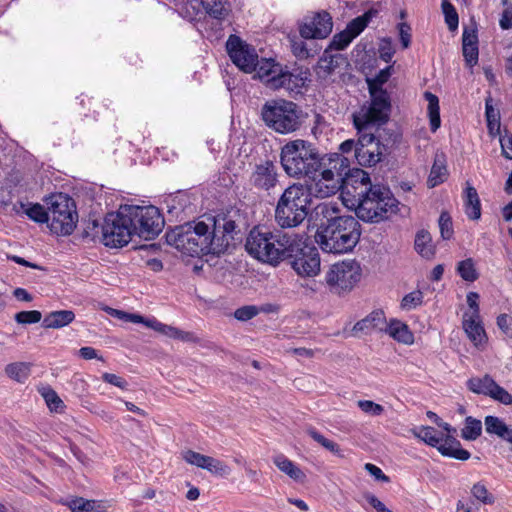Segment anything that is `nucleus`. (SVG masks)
Wrapping results in <instances>:
<instances>
[{
	"mask_svg": "<svg viewBox=\"0 0 512 512\" xmlns=\"http://www.w3.org/2000/svg\"><path fill=\"white\" fill-rule=\"evenodd\" d=\"M235 221L227 217H207L176 227L167 234V241L190 256L224 253L235 235Z\"/></svg>",
	"mask_w": 512,
	"mask_h": 512,
	"instance_id": "1",
	"label": "nucleus"
},
{
	"mask_svg": "<svg viewBox=\"0 0 512 512\" xmlns=\"http://www.w3.org/2000/svg\"><path fill=\"white\" fill-rule=\"evenodd\" d=\"M341 195L345 205L365 222H380L398 210L399 202L389 188L373 185L369 173L362 169H355L347 177Z\"/></svg>",
	"mask_w": 512,
	"mask_h": 512,
	"instance_id": "2",
	"label": "nucleus"
},
{
	"mask_svg": "<svg viewBox=\"0 0 512 512\" xmlns=\"http://www.w3.org/2000/svg\"><path fill=\"white\" fill-rule=\"evenodd\" d=\"M317 214L327 218L316 231L315 240L325 253L344 254L350 252L359 242L361 226L353 216H333L336 205L322 203L316 207Z\"/></svg>",
	"mask_w": 512,
	"mask_h": 512,
	"instance_id": "3",
	"label": "nucleus"
},
{
	"mask_svg": "<svg viewBox=\"0 0 512 512\" xmlns=\"http://www.w3.org/2000/svg\"><path fill=\"white\" fill-rule=\"evenodd\" d=\"M297 233L271 232L254 227L247 236L246 251L255 259L277 266L289 257V252L297 249Z\"/></svg>",
	"mask_w": 512,
	"mask_h": 512,
	"instance_id": "4",
	"label": "nucleus"
},
{
	"mask_svg": "<svg viewBox=\"0 0 512 512\" xmlns=\"http://www.w3.org/2000/svg\"><path fill=\"white\" fill-rule=\"evenodd\" d=\"M350 160L338 154H329L327 159L316 169L315 174L306 176L304 187L309 191V197L326 198L344 190L349 176Z\"/></svg>",
	"mask_w": 512,
	"mask_h": 512,
	"instance_id": "5",
	"label": "nucleus"
},
{
	"mask_svg": "<svg viewBox=\"0 0 512 512\" xmlns=\"http://www.w3.org/2000/svg\"><path fill=\"white\" fill-rule=\"evenodd\" d=\"M327 156H322L310 141L294 139L281 147L280 164L289 177L302 179L315 174L316 169L327 159Z\"/></svg>",
	"mask_w": 512,
	"mask_h": 512,
	"instance_id": "6",
	"label": "nucleus"
},
{
	"mask_svg": "<svg viewBox=\"0 0 512 512\" xmlns=\"http://www.w3.org/2000/svg\"><path fill=\"white\" fill-rule=\"evenodd\" d=\"M312 199L303 184L287 187L280 196L276 209L275 220L281 228L299 226L307 217Z\"/></svg>",
	"mask_w": 512,
	"mask_h": 512,
	"instance_id": "7",
	"label": "nucleus"
},
{
	"mask_svg": "<svg viewBox=\"0 0 512 512\" xmlns=\"http://www.w3.org/2000/svg\"><path fill=\"white\" fill-rule=\"evenodd\" d=\"M265 125L279 134L297 131L301 124V110L297 104L285 99H272L265 102L261 109Z\"/></svg>",
	"mask_w": 512,
	"mask_h": 512,
	"instance_id": "8",
	"label": "nucleus"
},
{
	"mask_svg": "<svg viewBox=\"0 0 512 512\" xmlns=\"http://www.w3.org/2000/svg\"><path fill=\"white\" fill-rule=\"evenodd\" d=\"M48 226L58 235H70L78 220L76 206L67 194L58 193L47 199Z\"/></svg>",
	"mask_w": 512,
	"mask_h": 512,
	"instance_id": "9",
	"label": "nucleus"
},
{
	"mask_svg": "<svg viewBox=\"0 0 512 512\" xmlns=\"http://www.w3.org/2000/svg\"><path fill=\"white\" fill-rule=\"evenodd\" d=\"M128 205L120 207L116 213H108L102 225V241L108 247L127 245L133 234Z\"/></svg>",
	"mask_w": 512,
	"mask_h": 512,
	"instance_id": "10",
	"label": "nucleus"
},
{
	"mask_svg": "<svg viewBox=\"0 0 512 512\" xmlns=\"http://www.w3.org/2000/svg\"><path fill=\"white\" fill-rule=\"evenodd\" d=\"M371 102L353 114V123L358 132L368 130L372 125H380L388 120L390 101L388 94L370 87Z\"/></svg>",
	"mask_w": 512,
	"mask_h": 512,
	"instance_id": "11",
	"label": "nucleus"
},
{
	"mask_svg": "<svg viewBox=\"0 0 512 512\" xmlns=\"http://www.w3.org/2000/svg\"><path fill=\"white\" fill-rule=\"evenodd\" d=\"M128 208L134 235L152 240L161 233L165 222L157 207L128 205Z\"/></svg>",
	"mask_w": 512,
	"mask_h": 512,
	"instance_id": "12",
	"label": "nucleus"
},
{
	"mask_svg": "<svg viewBox=\"0 0 512 512\" xmlns=\"http://www.w3.org/2000/svg\"><path fill=\"white\" fill-rule=\"evenodd\" d=\"M411 433L431 447H435L443 456L452 457L458 460H468L470 453L461 447L459 441L453 436L444 438L443 433H438L430 426H421L411 430Z\"/></svg>",
	"mask_w": 512,
	"mask_h": 512,
	"instance_id": "13",
	"label": "nucleus"
},
{
	"mask_svg": "<svg viewBox=\"0 0 512 512\" xmlns=\"http://www.w3.org/2000/svg\"><path fill=\"white\" fill-rule=\"evenodd\" d=\"M361 268L355 260L332 264L325 274V282L333 293L350 291L360 280Z\"/></svg>",
	"mask_w": 512,
	"mask_h": 512,
	"instance_id": "14",
	"label": "nucleus"
},
{
	"mask_svg": "<svg viewBox=\"0 0 512 512\" xmlns=\"http://www.w3.org/2000/svg\"><path fill=\"white\" fill-rule=\"evenodd\" d=\"M297 249L289 252L292 259L291 265L294 271L302 277H314L320 272V255L316 247L307 244V238L304 234H297Z\"/></svg>",
	"mask_w": 512,
	"mask_h": 512,
	"instance_id": "15",
	"label": "nucleus"
},
{
	"mask_svg": "<svg viewBox=\"0 0 512 512\" xmlns=\"http://www.w3.org/2000/svg\"><path fill=\"white\" fill-rule=\"evenodd\" d=\"M359 133L356 146V160L361 166L371 167L379 163L384 155L385 146L373 133L364 130Z\"/></svg>",
	"mask_w": 512,
	"mask_h": 512,
	"instance_id": "16",
	"label": "nucleus"
},
{
	"mask_svg": "<svg viewBox=\"0 0 512 512\" xmlns=\"http://www.w3.org/2000/svg\"><path fill=\"white\" fill-rule=\"evenodd\" d=\"M226 48L232 62L242 71L251 73L257 66L258 54L250 45L244 43L238 36L231 35Z\"/></svg>",
	"mask_w": 512,
	"mask_h": 512,
	"instance_id": "17",
	"label": "nucleus"
},
{
	"mask_svg": "<svg viewBox=\"0 0 512 512\" xmlns=\"http://www.w3.org/2000/svg\"><path fill=\"white\" fill-rule=\"evenodd\" d=\"M332 18L327 12H318L307 19L300 27V35L304 39H323L332 31Z\"/></svg>",
	"mask_w": 512,
	"mask_h": 512,
	"instance_id": "18",
	"label": "nucleus"
},
{
	"mask_svg": "<svg viewBox=\"0 0 512 512\" xmlns=\"http://www.w3.org/2000/svg\"><path fill=\"white\" fill-rule=\"evenodd\" d=\"M277 178L278 173L275 164L266 160L255 165L249 181L256 189L268 191L276 186Z\"/></svg>",
	"mask_w": 512,
	"mask_h": 512,
	"instance_id": "19",
	"label": "nucleus"
},
{
	"mask_svg": "<svg viewBox=\"0 0 512 512\" xmlns=\"http://www.w3.org/2000/svg\"><path fill=\"white\" fill-rule=\"evenodd\" d=\"M183 459L187 463L205 469L216 476L225 477L230 474V468L224 462L192 450L185 451Z\"/></svg>",
	"mask_w": 512,
	"mask_h": 512,
	"instance_id": "20",
	"label": "nucleus"
},
{
	"mask_svg": "<svg viewBox=\"0 0 512 512\" xmlns=\"http://www.w3.org/2000/svg\"><path fill=\"white\" fill-rule=\"evenodd\" d=\"M283 66L272 58H262L257 60V66L253 72L256 77L269 89L276 90V83Z\"/></svg>",
	"mask_w": 512,
	"mask_h": 512,
	"instance_id": "21",
	"label": "nucleus"
},
{
	"mask_svg": "<svg viewBox=\"0 0 512 512\" xmlns=\"http://www.w3.org/2000/svg\"><path fill=\"white\" fill-rule=\"evenodd\" d=\"M462 324L467 337L476 347H482L486 343L487 336L481 317H463Z\"/></svg>",
	"mask_w": 512,
	"mask_h": 512,
	"instance_id": "22",
	"label": "nucleus"
},
{
	"mask_svg": "<svg viewBox=\"0 0 512 512\" xmlns=\"http://www.w3.org/2000/svg\"><path fill=\"white\" fill-rule=\"evenodd\" d=\"M386 328V317L382 310H374L364 319L358 321L354 327L353 332L370 333L372 331H384Z\"/></svg>",
	"mask_w": 512,
	"mask_h": 512,
	"instance_id": "23",
	"label": "nucleus"
},
{
	"mask_svg": "<svg viewBox=\"0 0 512 512\" xmlns=\"http://www.w3.org/2000/svg\"><path fill=\"white\" fill-rule=\"evenodd\" d=\"M485 430L490 435H496L500 439L512 444V427L496 416H486L484 419Z\"/></svg>",
	"mask_w": 512,
	"mask_h": 512,
	"instance_id": "24",
	"label": "nucleus"
},
{
	"mask_svg": "<svg viewBox=\"0 0 512 512\" xmlns=\"http://www.w3.org/2000/svg\"><path fill=\"white\" fill-rule=\"evenodd\" d=\"M340 60V55H332L328 51H325L315 68L317 77L323 81L330 80L336 68L339 66Z\"/></svg>",
	"mask_w": 512,
	"mask_h": 512,
	"instance_id": "25",
	"label": "nucleus"
},
{
	"mask_svg": "<svg viewBox=\"0 0 512 512\" xmlns=\"http://www.w3.org/2000/svg\"><path fill=\"white\" fill-rule=\"evenodd\" d=\"M305 81L306 77H303L300 73L294 74L282 68L279 78L277 79L276 90L283 88L289 92H299L305 85Z\"/></svg>",
	"mask_w": 512,
	"mask_h": 512,
	"instance_id": "26",
	"label": "nucleus"
},
{
	"mask_svg": "<svg viewBox=\"0 0 512 512\" xmlns=\"http://www.w3.org/2000/svg\"><path fill=\"white\" fill-rule=\"evenodd\" d=\"M146 326L172 339H179L182 341H193L195 339L192 333L182 331L167 324H163L156 319L148 320V322H146Z\"/></svg>",
	"mask_w": 512,
	"mask_h": 512,
	"instance_id": "27",
	"label": "nucleus"
},
{
	"mask_svg": "<svg viewBox=\"0 0 512 512\" xmlns=\"http://www.w3.org/2000/svg\"><path fill=\"white\" fill-rule=\"evenodd\" d=\"M384 331L394 340L403 344H412L414 341L413 333L410 331L408 325L399 320L393 319L389 324L386 323Z\"/></svg>",
	"mask_w": 512,
	"mask_h": 512,
	"instance_id": "28",
	"label": "nucleus"
},
{
	"mask_svg": "<svg viewBox=\"0 0 512 512\" xmlns=\"http://www.w3.org/2000/svg\"><path fill=\"white\" fill-rule=\"evenodd\" d=\"M273 463L281 472L288 475L294 481L303 482L306 478L305 473L283 454L275 455Z\"/></svg>",
	"mask_w": 512,
	"mask_h": 512,
	"instance_id": "29",
	"label": "nucleus"
},
{
	"mask_svg": "<svg viewBox=\"0 0 512 512\" xmlns=\"http://www.w3.org/2000/svg\"><path fill=\"white\" fill-rule=\"evenodd\" d=\"M75 319V314L71 310H59L48 313L42 322L45 328L59 329L67 326Z\"/></svg>",
	"mask_w": 512,
	"mask_h": 512,
	"instance_id": "30",
	"label": "nucleus"
},
{
	"mask_svg": "<svg viewBox=\"0 0 512 512\" xmlns=\"http://www.w3.org/2000/svg\"><path fill=\"white\" fill-rule=\"evenodd\" d=\"M465 213L471 220H478L481 217V203L476 189L468 185L464 196Z\"/></svg>",
	"mask_w": 512,
	"mask_h": 512,
	"instance_id": "31",
	"label": "nucleus"
},
{
	"mask_svg": "<svg viewBox=\"0 0 512 512\" xmlns=\"http://www.w3.org/2000/svg\"><path fill=\"white\" fill-rule=\"evenodd\" d=\"M414 246L415 250L421 257L425 259L434 258L436 249L432 243V237L428 231L420 230L417 232Z\"/></svg>",
	"mask_w": 512,
	"mask_h": 512,
	"instance_id": "32",
	"label": "nucleus"
},
{
	"mask_svg": "<svg viewBox=\"0 0 512 512\" xmlns=\"http://www.w3.org/2000/svg\"><path fill=\"white\" fill-rule=\"evenodd\" d=\"M485 116L489 134L492 136L500 134V113L499 110L493 106V99L491 97L485 100Z\"/></svg>",
	"mask_w": 512,
	"mask_h": 512,
	"instance_id": "33",
	"label": "nucleus"
},
{
	"mask_svg": "<svg viewBox=\"0 0 512 512\" xmlns=\"http://www.w3.org/2000/svg\"><path fill=\"white\" fill-rule=\"evenodd\" d=\"M6 375L19 383L25 382L31 373V364L26 362H14L6 365Z\"/></svg>",
	"mask_w": 512,
	"mask_h": 512,
	"instance_id": "34",
	"label": "nucleus"
},
{
	"mask_svg": "<svg viewBox=\"0 0 512 512\" xmlns=\"http://www.w3.org/2000/svg\"><path fill=\"white\" fill-rule=\"evenodd\" d=\"M206 12L213 18L222 20L229 13L227 0H201Z\"/></svg>",
	"mask_w": 512,
	"mask_h": 512,
	"instance_id": "35",
	"label": "nucleus"
},
{
	"mask_svg": "<svg viewBox=\"0 0 512 512\" xmlns=\"http://www.w3.org/2000/svg\"><path fill=\"white\" fill-rule=\"evenodd\" d=\"M448 172L444 161L440 157H436L431 168L427 184L430 188H434L443 183L447 178Z\"/></svg>",
	"mask_w": 512,
	"mask_h": 512,
	"instance_id": "36",
	"label": "nucleus"
},
{
	"mask_svg": "<svg viewBox=\"0 0 512 512\" xmlns=\"http://www.w3.org/2000/svg\"><path fill=\"white\" fill-rule=\"evenodd\" d=\"M425 99L428 102V115L431 131L435 132L441 124L438 97L430 92H425Z\"/></svg>",
	"mask_w": 512,
	"mask_h": 512,
	"instance_id": "37",
	"label": "nucleus"
},
{
	"mask_svg": "<svg viewBox=\"0 0 512 512\" xmlns=\"http://www.w3.org/2000/svg\"><path fill=\"white\" fill-rule=\"evenodd\" d=\"M72 512H102V505L95 500L75 498L68 504Z\"/></svg>",
	"mask_w": 512,
	"mask_h": 512,
	"instance_id": "38",
	"label": "nucleus"
},
{
	"mask_svg": "<svg viewBox=\"0 0 512 512\" xmlns=\"http://www.w3.org/2000/svg\"><path fill=\"white\" fill-rule=\"evenodd\" d=\"M482 433V422L471 416L466 417L461 436L465 440H476Z\"/></svg>",
	"mask_w": 512,
	"mask_h": 512,
	"instance_id": "39",
	"label": "nucleus"
},
{
	"mask_svg": "<svg viewBox=\"0 0 512 512\" xmlns=\"http://www.w3.org/2000/svg\"><path fill=\"white\" fill-rule=\"evenodd\" d=\"M494 384L495 381L488 375H485L483 378H471L467 382L468 388L472 392L486 396H489Z\"/></svg>",
	"mask_w": 512,
	"mask_h": 512,
	"instance_id": "40",
	"label": "nucleus"
},
{
	"mask_svg": "<svg viewBox=\"0 0 512 512\" xmlns=\"http://www.w3.org/2000/svg\"><path fill=\"white\" fill-rule=\"evenodd\" d=\"M306 432L314 441L319 443L322 447H324L325 449H327L328 451L332 452L335 455L343 457L339 445L336 442L324 437L314 427H308Z\"/></svg>",
	"mask_w": 512,
	"mask_h": 512,
	"instance_id": "41",
	"label": "nucleus"
},
{
	"mask_svg": "<svg viewBox=\"0 0 512 512\" xmlns=\"http://www.w3.org/2000/svg\"><path fill=\"white\" fill-rule=\"evenodd\" d=\"M39 392L51 411L62 412L64 410L65 405L63 401L52 388L43 387Z\"/></svg>",
	"mask_w": 512,
	"mask_h": 512,
	"instance_id": "42",
	"label": "nucleus"
},
{
	"mask_svg": "<svg viewBox=\"0 0 512 512\" xmlns=\"http://www.w3.org/2000/svg\"><path fill=\"white\" fill-rule=\"evenodd\" d=\"M457 273L463 280L468 282H474L478 279V273L471 258L462 260L457 264Z\"/></svg>",
	"mask_w": 512,
	"mask_h": 512,
	"instance_id": "43",
	"label": "nucleus"
},
{
	"mask_svg": "<svg viewBox=\"0 0 512 512\" xmlns=\"http://www.w3.org/2000/svg\"><path fill=\"white\" fill-rule=\"evenodd\" d=\"M372 13L367 12L360 17L353 19L348 25L346 30L351 34L352 37H357L368 25Z\"/></svg>",
	"mask_w": 512,
	"mask_h": 512,
	"instance_id": "44",
	"label": "nucleus"
},
{
	"mask_svg": "<svg viewBox=\"0 0 512 512\" xmlns=\"http://www.w3.org/2000/svg\"><path fill=\"white\" fill-rule=\"evenodd\" d=\"M471 494L473 497L483 504H493L495 501L494 496L488 491L487 487L479 482L473 485L471 488Z\"/></svg>",
	"mask_w": 512,
	"mask_h": 512,
	"instance_id": "45",
	"label": "nucleus"
},
{
	"mask_svg": "<svg viewBox=\"0 0 512 512\" xmlns=\"http://www.w3.org/2000/svg\"><path fill=\"white\" fill-rule=\"evenodd\" d=\"M291 49L293 54L299 59L312 57L317 52L316 50L309 48L306 42L298 39L291 40Z\"/></svg>",
	"mask_w": 512,
	"mask_h": 512,
	"instance_id": "46",
	"label": "nucleus"
},
{
	"mask_svg": "<svg viewBox=\"0 0 512 512\" xmlns=\"http://www.w3.org/2000/svg\"><path fill=\"white\" fill-rule=\"evenodd\" d=\"M442 10L445 15V22L450 30H455L458 27L459 18L454 6L448 2L444 1L442 3Z\"/></svg>",
	"mask_w": 512,
	"mask_h": 512,
	"instance_id": "47",
	"label": "nucleus"
},
{
	"mask_svg": "<svg viewBox=\"0 0 512 512\" xmlns=\"http://www.w3.org/2000/svg\"><path fill=\"white\" fill-rule=\"evenodd\" d=\"M26 214L30 219L34 220L35 222L48 223V208L45 209L40 204L30 205L26 209Z\"/></svg>",
	"mask_w": 512,
	"mask_h": 512,
	"instance_id": "48",
	"label": "nucleus"
},
{
	"mask_svg": "<svg viewBox=\"0 0 512 512\" xmlns=\"http://www.w3.org/2000/svg\"><path fill=\"white\" fill-rule=\"evenodd\" d=\"M423 302V293L419 290L405 295L401 301V307L404 310H412L420 306Z\"/></svg>",
	"mask_w": 512,
	"mask_h": 512,
	"instance_id": "49",
	"label": "nucleus"
},
{
	"mask_svg": "<svg viewBox=\"0 0 512 512\" xmlns=\"http://www.w3.org/2000/svg\"><path fill=\"white\" fill-rule=\"evenodd\" d=\"M504 10L499 19V26L503 30L512 28V0H501Z\"/></svg>",
	"mask_w": 512,
	"mask_h": 512,
	"instance_id": "50",
	"label": "nucleus"
},
{
	"mask_svg": "<svg viewBox=\"0 0 512 512\" xmlns=\"http://www.w3.org/2000/svg\"><path fill=\"white\" fill-rule=\"evenodd\" d=\"M358 407L365 413L371 416H380L384 413V407L371 400H359Z\"/></svg>",
	"mask_w": 512,
	"mask_h": 512,
	"instance_id": "51",
	"label": "nucleus"
},
{
	"mask_svg": "<svg viewBox=\"0 0 512 512\" xmlns=\"http://www.w3.org/2000/svg\"><path fill=\"white\" fill-rule=\"evenodd\" d=\"M489 397L504 405L512 404V395L508 393L503 387L499 386L496 382L492 386Z\"/></svg>",
	"mask_w": 512,
	"mask_h": 512,
	"instance_id": "52",
	"label": "nucleus"
},
{
	"mask_svg": "<svg viewBox=\"0 0 512 512\" xmlns=\"http://www.w3.org/2000/svg\"><path fill=\"white\" fill-rule=\"evenodd\" d=\"M439 228L441 237L448 240L453 235L452 220L447 212H442L439 217Z\"/></svg>",
	"mask_w": 512,
	"mask_h": 512,
	"instance_id": "53",
	"label": "nucleus"
},
{
	"mask_svg": "<svg viewBox=\"0 0 512 512\" xmlns=\"http://www.w3.org/2000/svg\"><path fill=\"white\" fill-rule=\"evenodd\" d=\"M42 318L40 311H21L15 315V320L20 324H33L38 323Z\"/></svg>",
	"mask_w": 512,
	"mask_h": 512,
	"instance_id": "54",
	"label": "nucleus"
},
{
	"mask_svg": "<svg viewBox=\"0 0 512 512\" xmlns=\"http://www.w3.org/2000/svg\"><path fill=\"white\" fill-rule=\"evenodd\" d=\"M479 294L476 292H469L466 300L469 310L464 312L463 317H480V308L478 304Z\"/></svg>",
	"mask_w": 512,
	"mask_h": 512,
	"instance_id": "55",
	"label": "nucleus"
},
{
	"mask_svg": "<svg viewBox=\"0 0 512 512\" xmlns=\"http://www.w3.org/2000/svg\"><path fill=\"white\" fill-rule=\"evenodd\" d=\"M354 39L351 34L345 29L344 31L334 35L331 46L337 50H343L346 48Z\"/></svg>",
	"mask_w": 512,
	"mask_h": 512,
	"instance_id": "56",
	"label": "nucleus"
},
{
	"mask_svg": "<svg viewBox=\"0 0 512 512\" xmlns=\"http://www.w3.org/2000/svg\"><path fill=\"white\" fill-rule=\"evenodd\" d=\"M259 310L256 306L247 305L235 310L234 317L239 321H248L258 314Z\"/></svg>",
	"mask_w": 512,
	"mask_h": 512,
	"instance_id": "57",
	"label": "nucleus"
},
{
	"mask_svg": "<svg viewBox=\"0 0 512 512\" xmlns=\"http://www.w3.org/2000/svg\"><path fill=\"white\" fill-rule=\"evenodd\" d=\"M394 53L395 50L391 41L389 39H383L379 47L380 58L389 63L392 60Z\"/></svg>",
	"mask_w": 512,
	"mask_h": 512,
	"instance_id": "58",
	"label": "nucleus"
},
{
	"mask_svg": "<svg viewBox=\"0 0 512 512\" xmlns=\"http://www.w3.org/2000/svg\"><path fill=\"white\" fill-rule=\"evenodd\" d=\"M463 56L467 65L474 66L478 62V46H462Z\"/></svg>",
	"mask_w": 512,
	"mask_h": 512,
	"instance_id": "59",
	"label": "nucleus"
},
{
	"mask_svg": "<svg viewBox=\"0 0 512 512\" xmlns=\"http://www.w3.org/2000/svg\"><path fill=\"white\" fill-rule=\"evenodd\" d=\"M102 379L106 382V383H109L111 385H114L122 390H125L127 389V386H128V383L125 379H123L122 377L116 375V374H112V373H104L102 375Z\"/></svg>",
	"mask_w": 512,
	"mask_h": 512,
	"instance_id": "60",
	"label": "nucleus"
},
{
	"mask_svg": "<svg viewBox=\"0 0 512 512\" xmlns=\"http://www.w3.org/2000/svg\"><path fill=\"white\" fill-rule=\"evenodd\" d=\"M501 149H502V155L511 160L512 159V136L509 134L500 135L499 138Z\"/></svg>",
	"mask_w": 512,
	"mask_h": 512,
	"instance_id": "61",
	"label": "nucleus"
},
{
	"mask_svg": "<svg viewBox=\"0 0 512 512\" xmlns=\"http://www.w3.org/2000/svg\"><path fill=\"white\" fill-rule=\"evenodd\" d=\"M497 325L506 335L512 334V317L501 314L497 317Z\"/></svg>",
	"mask_w": 512,
	"mask_h": 512,
	"instance_id": "62",
	"label": "nucleus"
},
{
	"mask_svg": "<svg viewBox=\"0 0 512 512\" xmlns=\"http://www.w3.org/2000/svg\"><path fill=\"white\" fill-rule=\"evenodd\" d=\"M366 501L377 511V512H393L385 506L375 495L367 493L364 495Z\"/></svg>",
	"mask_w": 512,
	"mask_h": 512,
	"instance_id": "63",
	"label": "nucleus"
},
{
	"mask_svg": "<svg viewBox=\"0 0 512 512\" xmlns=\"http://www.w3.org/2000/svg\"><path fill=\"white\" fill-rule=\"evenodd\" d=\"M455 512H480V509L471 500H459Z\"/></svg>",
	"mask_w": 512,
	"mask_h": 512,
	"instance_id": "64",
	"label": "nucleus"
}]
</instances>
